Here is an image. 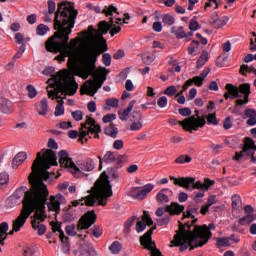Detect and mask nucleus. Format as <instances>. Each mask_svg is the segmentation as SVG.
Here are the masks:
<instances>
[{
  "label": "nucleus",
  "mask_w": 256,
  "mask_h": 256,
  "mask_svg": "<svg viewBox=\"0 0 256 256\" xmlns=\"http://www.w3.org/2000/svg\"><path fill=\"white\" fill-rule=\"evenodd\" d=\"M79 11L75 10V4L71 2H61L58 4L54 18V34L45 42V49L48 53H59L64 51L66 55H71L68 59L67 67L69 71L82 79H89V76L94 79L87 80L80 88L81 95H90L95 97V93L103 87V83L107 81L109 70L106 68L95 69L97 57L101 53L107 51V43L100 47H88L79 57L75 51L77 50V42L79 38H74L69 43V35L73 33L75 27V19H77Z\"/></svg>",
  "instance_id": "obj_1"
},
{
  "label": "nucleus",
  "mask_w": 256,
  "mask_h": 256,
  "mask_svg": "<svg viewBox=\"0 0 256 256\" xmlns=\"http://www.w3.org/2000/svg\"><path fill=\"white\" fill-rule=\"evenodd\" d=\"M42 151H44V153L38 152L37 158L32 164V173L28 178L31 188L28 190L27 187L22 186L18 188L14 196L9 199V201H13L15 197L21 199L24 195L20 215L12 224L15 233L21 231V227L25 225L32 213H34L33 217H36V219H41L42 221L47 219L45 205H47L49 190H47V186L43 181H47L50 177L49 171L47 170L51 169L52 166H57L58 163L57 153L55 151L51 149H42Z\"/></svg>",
  "instance_id": "obj_2"
},
{
  "label": "nucleus",
  "mask_w": 256,
  "mask_h": 256,
  "mask_svg": "<svg viewBox=\"0 0 256 256\" xmlns=\"http://www.w3.org/2000/svg\"><path fill=\"white\" fill-rule=\"evenodd\" d=\"M215 224L210 223L208 226L203 225H194L193 230H185L183 227V222L178 221V230L174 235L171 244L174 247H180V251H193V249H197V247H203V245H207L209 243V239L213 237L211 231H214ZM190 247V248H189Z\"/></svg>",
  "instance_id": "obj_3"
},
{
  "label": "nucleus",
  "mask_w": 256,
  "mask_h": 256,
  "mask_svg": "<svg viewBox=\"0 0 256 256\" xmlns=\"http://www.w3.org/2000/svg\"><path fill=\"white\" fill-rule=\"evenodd\" d=\"M43 75L47 77H52L49 81L52 83L47 87L48 97H56L61 99L60 93L62 95L73 96L77 93L79 89V84L75 81V73L72 71L68 72L67 70H60L58 73H55V68L53 66L46 67L43 70Z\"/></svg>",
  "instance_id": "obj_4"
},
{
  "label": "nucleus",
  "mask_w": 256,
  "mask_h": 256,
  "mask_svg": "<svg viewBox=\"0 0 256 256\" xmlns=\"http://www.w3.org/2000/svg\"><path fill=\"white\" fill-rule=\"evenodd\" d=\"M93 193L80 199L72 201V207H77L78 205H86L87 207H94L95 203L105 207L107 205V199L113 197V187L111 182H109V176L107 173L103 172L100 176V180L95 182V187Z\"/></svg>",
  "instance_id": "obj_5"
},
{
  "label": "nucleus",
  "mask_w": 256,
  "mask_h": 256,
  "mask_svg": "<svg viewBox=\"0 0 256 256\" xmlns=\"http://www.w3.org/2000/svg\"><path fill=\"white\" fill-rule=\"evenodd\" d=\"M58 155L60 158V167L68 169L70 173H73V175H77V173H81V171H93L95 169V162L91 158L81 162L79 167H77L75 162H73V160L69 157V153L66 150H61Z\"/></svg>",
  "instance_id": "obj_6"
},
{
  "label": "nucleus",
  "mask_w": 256,
  "mask_h": 256,
  "mask_svg": "<svg viewBox=\"0 0 256 256\" xmlns=\"http://www.w3.org/2000/svg\"><path fill=\"white\" fill-rule=\"evenodd\" d=\"M100 133L101 125L97 124L95 119L86 116V122L81 124L78 143H83V140L87 143L91 139V135H94V139H99Z\"/></svg>",
  "instance_id": "obj_7"
},
{
  "label": "nucleus",
  "mask_w": 256,
  "mask_h": 256,
  "mask_svg": "<svg viewBox=\"0 0 256 256\" xmlns=\"http://www.w3.org/2000/svg\"><path fill=\"white\" fill-rule=\"evenodd\" d=\"M168 123L170 125H180L184 131H188V133H193L194 131H199V129L205 127L207 123L205 118H195V116H190L185 118L183 121H179L177 119H169Z\"/></svg>",
  "instance_id": "obj_8"
},
{
  "label": "nucleus",
  "mask_w": 256,
  "mask_h": 256,
  "mask_svg": "<svg viewBox=\"0 0 256 256\" xmlns=\"http://www.w3.org/2000/svg\"><path fill=\"white\" fill-rule=\"evenodd\" d=\"M110 31V35L111 37H115V35H117V33L121 32V26H117L115 25V22L113 21V17L109 18V21H100L98 24V39H101L103 41L102 45H105V43H107V41L103 38V35H107V33H109Z\"/></svg>",
  "instance_id": "obj_9"
},
{
  "label": "nucleus",
  "mask_w": 256,
  "mask_h": 256,
  "mask_svg": "<svg viewBox=\"0 0 256 256\" xmlns=\"http://www.w3.org/2000/svg\"><path fill=\"white\" fill-rule=\"evenodd\" d=\"M169 179L170 181H173L174 185H178V187H182L187 191H193V189H198L199 191H205L204 184L201 181L195 182L194 177L175 178V176H170Z\"/></svg>",
  "instance_id": "obj_10"
},
{
  "label": "nucleus",
  "mask_w": 256,
  "mask_h": 256,
  "mask_svg": "<svg viewBox=\"0 0 256 256\" xmlns=\"http://www.w3.org/2000/svg\"><path fill=\"white\" fill-rule=\"evenodd\" d=\"M99 159V169H103V163L107 165L111 163H116V166L123 167V162L125 161V156L119 155L117 152L107 151L104 157L98 156Z\"/></svg>",
  "instance_id": "obj_11"
},
{
  "label": "nucleus",
  "mask_w": 256,
  "mask_h": 256,
  "mask_svg": "<svg viewBox=\"0 0 256 256\" xmlns=\"http://www.w3.org/2000/svg\"><path fill=\"white\" fill-rule=\"evenodd\" d=\"M238 93L240 95H244V98L243 99L239 98L235 101V105L232 113H237V111L239 110V107H243V105H247V103H249V95H251V84L249 83L240 84L238 87Z\"/></svg>",
  "instance_id": "obj_12"
},
{
  "label": "nucleus",
  "mask_w": 256,
  "mask_h": 256,
  "mask_svg": "<svg viewBox=\"0 0 256 256\" xmlns=\"http://www.w3.org/2000/svg\"><path fill=\"white\" fill-rule=\"evenodd\" d=\"M185 211V206L177 202H171L170 205H166L165 208L159 207L156 210L157 217H163L165 213H170V215H181Z\"/></svg>",
  "instance_id": "obj_13"
},
{
  "label": "nucleus",
  "mask_w": 256,
  "mask_h": 256,
  "mask_svg": "<svg viewBox=\"0 0 256 256\" xmlns=\"http://www.w3.org/2000/svg\"><path fill=\"white\" fill-rule=\"evenodd\" d=\"M95 221H97V214H95V211H88L79 219L77 224V230L83 231L85 229H89V227L95 225Z\"/></svg>",
  "instance_id": "obj_14"
},
{
  "label": "nucleus",
  "mask_w": 256,
  "mask_h": 256,
  "mask_svg": "<svg viewBox=\"0 0 256 256\" xmlns=\"http://www.w3.org/2000/svg\"><path fill=\"white\" fill-rule=\"evenodd\" d=\"M52 232L59 233V239L62 243L63 253H69L71 251V244H69V237L65 236V232L61 229V223L57 222L52 225Z\"/></svg>",
  "instance_id": "obj_15"
},
{
  "label": "nucleus",
  "mask_w": 256,
  "mask_h": 256,
  "mask_svg": "<svg viewBox=\"0 0 256 256\" xmlns=\"http://www.w3.org/2000/svg\"><path fill=\"white\" fill-rule=\"evenodd\" d=\"M255 147V141L251 138H245V143L243 146L242 151L236 152L235 156L233 157L234 161H241L247 154H253V149Z\"/></svg>",
  "instance_id": "obj_16"
},
{
  "label": "nucleus",
  "mask_w": 256,
  "mask_h": 256,
  "mask_svg": "<svg viewBox=\"0 0 256 256\" xmlns=\"http://www.w3.org/2000/svg\"><path fill=\"white\" fill-rule=\"evenodd\" d=\"M152 189H155V185L149 183V184H146L142 189L139 187L132 188L130 191V195L134 199L142 200V199H145V197H147L149 193H151Z\"/></svg>",
  "instance_id": "obj_17"
},
{
  "label": "nucleus",
  "mask_w": 256,
  "mask_h": 256,
  "mask_svg": "<svg viewBox=\"0 0 256 256\" xmlns=\"http://www.w3.org/2000/svg\"><path fill=\"white\" fill-rule=\"evenodd\" d=\"M79 256H99L97 250L93 247V244L84 242L80 244L79 247Z\"/></svg>",
  "instance_id": "obj_18"
},
{
  "label": "nucleus",
  "mask_w": 256,
  "mask_h": 256,
  "mask_svg": "<svg viewBox=\"0 0 256 256\" xmlns=\"http://www.w3.org/2000/svg\"><path fill=\"white\" fill-rule=\"evenodd\" d=\"M199 209H201V206H199V203L197 202L190 203L187 207L186 214L183 213L182 219H185V218L195 219V215H199Z\"/></svg>",
  "instance_id": "obj_19"
},
{
  "label": "nucleus",
  "mask_w": 256,
  "mask_h": 256,
  "mask_svg": "<svg viewBox=\"0 0 256 256\" xmlns=\"http://www.w3.org/2000/svg\"><path fill=\"white\" fill-rule=\"evenodd\" d=\"M171 33L176 36V39H189V37H193V32H185V28L180 26H174L171 28Z\"/></svg>",
  "instance_id": "obj_20"
},
{
  "label": "nucleus",
  "mask_w": 256,
  "mask_h": 256,
  "mask_svg": "<svg viewBox=\"0 0 256 256\" xmlns=\"http://www.w3.org/2000/svg\"><path fill=\"white\" fill-rule=\"evenodd\" d=\"M244 115L248 119L246 121V125H249V127H254V125H256V110L252 108H246Z\"/></svg>",
  "instance_id": "obj_21"
},
{
  "label": "nucleus",
  "mask_w": 256,
  "mask_h": 256,
  "mask_svg": "<svg viewBox=\"0 0 256 256\" xmlns=\"http://www.w3.org/2000/svg\"><path fill=\"white\" fill-rule=\"evenodd\" d=\"M31 223H32L33 229L37 231L38 235H45V231H47V226H45L44 224H41L43 223L41 219H37V217H34Z\"/></svg>",
  "instance_id": "obj_22"
},
{
  "label": "nucleus",
  "mask_w": 256,
  "mask_h": 256,
  "mask_svg": "<svg viewBox=\"0 0 256 256\" xmlns=\"http://www.w3.org/2000/svg\"><path fill=\"white\" fill-rule=\"evenodd\" d=\"M226 91L230 94V99H241L243 95L239 93V87L233 84H226L225 86Z\"/></svg>",
  "instance_id": "obj_23"
},
{
  "label": "nucleus",
  "mask_w": 256,
  "mask_h": 256,
  "mask_svg": "<svg viewBox=\"0 0 256 256\" xmlns=\"http://www.w3.org/2000/svg\"><path fill=\"white\" fill-rule=\"evenodd\" d=\"M135 103H137L136 100H132L127 108L125 110H123V112L119 111L118 114H119V119L121 121H127V118L129 117V114L131 113V111H133V107H135Z\"/></svg>",
  "instance_id": "obj_24"
},
{
  "label": "nucleus",
  "mask_w": 256,
  "mask_h": 256,
  "mask_svg": "<svg viewBox=\"0 0 256 256\" xmlns=\"http://www.w3.org/2000/svg\"><path fill=\"white\" fill-rule=\"evenodd\" d=\"M48 209L49 211H54L56 215H59V213L61 212V202L55 200V196H51L50 203H48Z\"/></svg>",
  "instance_id": "obj_25"
},
{
  "label": "nucleus",
  "mask_w": 256,
  "mask_h": 256,
  "mask_svg": "<svg viewBox=\"0 0 256 256\" xmlns=\"http://www.w3.org/2000/svg\"><path fill=\"white\" fill-rule=\"evenodd\" d=\"M25 159H27V153L25 152H19L14 159L12 160V167L13 169H17V167H19V165L21 163H23V161H25Z\"/></svg>",
  "instance_id": "obj_26"
},
{
  "label": "nucleus",
  "mask_w": 256,
  "mask_h": 256,
  "mask_svg": "<svg viewBox=\"0 0 256 256\" xmlns=\"http://www.w3.org/2000/svg\"><path fill=\"white\" fill-rule=\"evenodd\" d=\"M211 25L215 27V29H221V27H225L227 23H229V17L224 16L222 18L214 19L213 21H210Z\"/></svg>",
  "instance_id": "obj_27"
},
{
  "label": "nucleus",
  "mask_w": 256,
  "mask_h": 256,
  "mask_svg": "<svg viewBox=\"0 0 256 256\" xmlns=\"http://www.w3.org/2000/svg\"><path fill=\"white\" fill-rule=\"evenodd\" d=\"M165 191H168V193H173V191L169 190V188L160 190L156 195V200L160 201V203H169V196L165 194Z\"/></svg>",
  "instance_id": "obj_28"
},
{
  "label": "nucleus",
  "mask_w": 256,
  "mask_h": 256,
  "mask_svg": "<svg viewBox=\"0 0 256 256\" xmlns=\"http://www.w3.org/2000/svg\"><path fill=\"white\" fill-rule=\"evenodd\" d=\"M37 112L39 115H47L49 112V104L47 102V98H43L40 101V105L37 106Z\"/></svg>",
  "instance_id": "obj_29"
},
{
  "label": "nucleus",
  "mask_w": 256,
  "mask_h": 256,
  "mask_svg": "<svg viewBox=\"0 0 256 256\" xmlns=\"http://www.w3.org/2000/svg\"><path fill=\"white\" fill-rule=\"evenodd\" d=\"M104 133L105 135L112 137V139H117V134L119 133V130L117 129V127H115V124L110 123L109 126L105 128Z\"/></svg>",
  "instance_id": "obj_30"
},
{
  "label": "nucleus",
  "mask_w": 256,
  "mask_h": 256,
  "mask_svg": "<svg viewBox=\"0 0 256 256\" xmlns=\"http://www.w3.org/2000/svg\"><path fill=\"white\" fill-rule=\"evenodd\" d=\"M207 61H209V53L207 51H203L196 62V69H201Z\"/></svg>",
  "instance_id": "obj_31"
},
{
  "label": "nucleus",
  "mask_w": 256,
  "mask_h": 256,
  "mask_svg": "<svg viewBox=\"0 0 256 256\" xmlns=\"http://www.w3.org/2000/svg\"><path fill=\"white\" fill-rule=\"evenodd\" d=\"M49 31H51V29L45 24H39L36 27V35H38L39 37H44V35H47Z\"/></svg>",
  "instance_id": "obj_32"
},
{
  "label": "nucleus",
  "mask_w": 256,
  "mask_h": 256,
  "mask_svg": "<svg viewBox=\"0 0 256 256\" xmlns=\"http://www.w3.org/2000/svg\"><path fill=\"white\" fill-rule=\"evenodd\" d=\"M119 168L116 167V168H108L107 169V172H108V175L111 179H113L116 183H119V177H120V173H119Z\"/></svg>",
  "instance_id": "obj_33"
},
{
  "label": "nucleus",
  "mask_w": 256,
  "mask_h": 256,
  "mask_svg": "<svg viewBox=\"0 0 256 256\" xmlns=\"http://www.w3.org/2000/svg\"><path fill=\"white\" fill-rule=\"evenodd\" d=\"M122 245L121 242L119 241H114L110 246H109V251H111V253L113 255H119V253H121V249H122Z\"/></svg>",
  "instance_id": "obj_34"
},
{
  "label": "nucleus",
  "mask_w": 256,
  "mask_h": 256,
  "mask_svg": "<svg viewBox=\"0 0 256 256\" xmlns=\"http://www.w3.org/2000/svg\"><path fill=\"white\" fill-rule=\"evenodd\" d=\"M255 221V215L247 214L239 219V225H249V223H253Z\"/></svg>",
  "instance_id": "obj_35"
},
{
  "label": "nucleus",
  "mask_w": 256,
  "mask_h": 256,
  "mask_svg": "<svg viewBox=\"0 0 256 256\" xmlns=\"http://www.w3.org/2000/svg\"><path fill=\"white\" fill-rule=\"evenodd\" d=\"M106 17H113V13H117L119 15V12H117V7L110 5L109 7H105L102 11Z\"/></svg>",
  "instance_id": "obj_36"
},
{
  "label": "nucleus",
  "mask_w": 256,
  "mask_h": 256,
  "mask_svg": "<svg viewBox=\"0 0 256 256\" xmlns=\"http://www.w3.org/2000/svg\"><path fill=\"white\" fill-rule=\"evenodd\" d=\"M241 207V196L235 194L232 196V209L235 211L239 210Z\"/></svg>",
  "instance_id": "obj_37"
},
{
  "label": "nucleus",
  "mask_w": 256,
  "mask_h": 256,
  "mask_svg": "<svg viewBox=\"0 0 256 256\" xmlns=\"http://www.w3.org/2000/svg\"><path fill=\"white\" fill-rule=\"evenodd\" d=\"M255 70H256L255 67H253V66L249 67V65H247V64H242L240 67V73L244 77L247 75L245 73H255Z\"/></svg>",
  "instance_id": "obj_38"
},
{
  "label": "nucleus",
  "mask_w": 256,
  "mask_h": 256,
  "mask_svg": "<svg viewBox=\"0 0 256 256\" xmlns=\"http://www.w3.org/2000/svg\"><path fill=\"white\" fill-rule=\"evenodd\" d=\"M192 158L189 155H180L178 158H176L175 163L178 165H184V163H191Z\"/></svg>",
  "instance_id": "obj_39"
},
{
  "label": "nucleus",
  "mask_w": 256,
  "mask_h": 256,
  "mask_svg": "<svg viewBox=\"0 0 256 256\" xmlns=\"http://www.w3.org/2000/svg\"><path fill=\"white\" fill-rule=\"evenodd\" d=\"M174 215H171V213H168L164 215L163 218H160L157 220L158 225L163 226V225H169V222L171 221V217Z\"/></svg>",
  "instance_id": "obj_40"
},
{
  "label": "nucleus",
  "mask_w": 256,
  "mask_h": 256,
  "mask_svg": "<svg viewBox=\"0 0 256 256\" xmlns=\"http://www.w3.org/2000/svg\"><path fill=\"white\" fill-rule=\"evenodd\" d=\"M7 231H9V224L7 222H2L0 224V239L7 237Z\"/></svg>",
  "instance_id": "obj_41"
},
{
  "label": "nucleus",
  "mask_w": 256,
  "mask_h": 256,
  "mask_svg": "<svg viewBox=\"0 0 256 256\" xmlns=\"http://www.w3.org/2000/svg\"><path fill=\"white\" fill-rule=\"evenodd\" d=\"M164 25H173L175 23V18L171 14H165L162 18Z\"/></svg>",
  "instance_id": "obj_42"
},
{
  "label": "nucleus",
  "mask_w": 256,
  "mask_h": 256,
  "mask_svg": "<svg viewBox=\"0 0 256 256\" xmlns=\"http://www.w3.org/2000/svg\"><path fill=\"white\" fill-rule=\"evenodd\" d=\"M217 245L219 247H231V242L229 241V238H218L217 239Z\"/></svg>",
  "instance_id": "obj_43"
},
{
  "label": "nucleus",
  "mask_w": 256,
  "mask_h": 256,
  "mask_svg": "<svg viewBox=\"0 0 256 256\" xmlns=\"http://www.w3.org/2000/svg\"><path fill=\"white\" fill-rule=\"evenodd\" d=\"M135 221H139V218H137V216H132L131 218H129L126 222H125V229L129 230L131 229V227H133V225H135Z\"/></svg>",
  "instance_id": "obj_44"
},
{
  "label": "nucleus",
  "mask_w": 256,
  "mask_h": 256,
  "mask_svg": "<svg viewBox=\"0 0 256 256\" xmlns=\"http://www.w3.org/2000/svg\"><path fill=\"white\" fill-rule=\"evenodd\" d=\"M143 129V123L141 121H135L130 125V131H141Z\"/></svg>",
  "instance_id": "obj_45"
},
{
  "label": "nucleus",
  "mask_w": 256,
  "mask_h": 256,
  "mask_svg": "<svg viewBox=\"0 0 256 256\" xmlns=\"http://www.w3.org/2000/svg\"><path fill=\"white\" fill-rule=\"evenodd\" d=\"M188 81H191V85H196V87H201L203 85V79L200 76H195L191 79H188Z\"/></svg>",
  "instance_id": "obj_46"
},
{
  "label": "nucleus",
  "mask_w": 256,
  "mask_h": 256,
  "mask_svg": "<svg viewBox=\"0 0 256 256\" xmlns=\"http://www.w3.org/2000/svg\"><path fill=\"white\" fill-rule=\"evenodd\" d=\"M164 95H168L169 97H173V95H177V88L175 86H168L164 91Z\"/></svg>",
  "instance_id": "obj_47"
},
{
  "label": "nucleus",
  "mask_w": 256,
  "mask_h": 256,
  "mask_svg": "<svg viewBox=\"0 0 256 256\" xmlns=\"http://www.w3.org/2000/svg\"><path fill=\"white\" fill-rule=\"evenodd\" d=\"M199 47V41L197 40H193L190 43V46L188 47V53L189 55H193V53H195V49H197Z\"/></svg>",
  "instance_id": "obj_48"
},
{
  "label": "nucleus",
  "mask_w": 256,
  "mask_h": 256,
  "mask_svg": "<svg viewBox=\"0 0 256 256\" xmlns=\"http://www.w3.org/2000/svg\"><path fill=\"white\" fill-rule=\"evenodd\" d=\"M65 231L71 237H75V235H77V232L75 231V224L67 225L65 227Z\"/></svg>",
  "instance_id": "obj_49"
},
{
  "label": "nucleus",
  "mask_w": 256,
  "mask_h": 256,
  "mask_svg": "<svg viewBox=\"0 0 256 256\" xmlns=\"http://www.w3.org/2000/svg\"><path fill=\"white\" fill-rule=\"evenodd\" d=\"M147 229V224L143 220H138L136 223V231L138 233H143V230Z\"/></svg>",
  "instance_id": "obj_50"
},
{
  "label": "nucleus",
  "mask_w": 256,
  "mask_h": 256,
  "mask_svg": "<svg viewBox=\"0 0 256 256\" xmlns=\"http://www.w3.org/2000/svg\"><path fill=\"white\" fill-rule=\"evenodd\" d=\"M27 91H28V97H30V99H35V97H37V89H35L33 85H28Z\"/></svg>",
  "instance_id": "obj_51"
},
{
  "label": "nucleus",
  "mask_w": 256,
  "mask_h": 256,
  "mask_svg": "<svg viewBox=\"0 0 256 256\" xmlns=\"http://www.w3.org/2000/svg\"><path fill=\"white\" fill-rule=\"evenodd\" d=\"M102 61L105 67H110L111 66V54L109 53H104L102 56Z\"/></svg>",
  "instance_id": "obj_52"
},
{
  "label": "nucleus",
  "mask_w": 256,
  "mask_h": 256,
  "mask_svg": "<svg viewBox=\"0 0 256 256\" xmlns=\"http://www.w3.org/2000/svg\"><path fill=\"white\" fill-rule=\"evenodd\" d=\"M205 191L206 190H200L199 192L196 193V195L193 198L194 203H201V199L205 197Z\"/></svg>",
  "instance_id": "obj_53"
},
{
  "label": "nucleus",
  "mask_w": 256,
  "mask_h": 256,
  "mask_svg": "<svg viewBox=\"0 0 256 256\" xmlns=\"http://www.w3.org/2000/svg\"><path fill=\"white\" fill-rule=\"evenodd\" d=\"M9 183V174L7 172L0 173V185H7Z\"/></svg>",
  "instance_id": "obj_54"
},
{
  "label": "nucleus",
  "mask_w": 256,
  "mask_h": 256,
  "mask_svg": "<svg viewBox=\"0 0 256 256\" xmlns=\"http://www.w3.org/2000/svg\"><path fill=\"white\" fill-rule=\"evenodd\" d=\"M207 122L209 125H219V121H217V116L215 114H209L207 116Z\"/></svg>",
  "instance_id": "obj_55"
},
{
  "label": "nucleus",
  "mask_w": 256,
  "mask_h": 256,
  "mask_svg": "<svg viewBox=\"0 0 256 256\" xmlns=\"http://www.w3.org/2000/svg\"><path fill=\"white\" fill-rule=\"evenodd\" d=\"M200 28L199 22L195 19H191L189 22V29L190 31H197Z\"/></svg>",
  "instance_id": "obj_56"
},
{
  "label": "nucleus",
  "mask_w": 256,
  "mask_h": 256,
  "mask_svg": "<svg viewBox=\"0 0 256 256\" xmlns=\"http://www.w3.org/2000/svg\"><path fill=\"white\" fill-rule=\"evenodd\" d=\"M167 103H168V100L166 98V96H161L158 101H157V105L158 107H160L161 109L167 107Z\"/></svg>",
  "instance_id": "obj_57"
},
{
  "label": "nucleus",
  "mask_w": 256,
  "mask_h": 256,
  "mask_svg": "<svg viewBox=\"0 0 256 256\" xmlns=\"http://www.w3.org/2000/svg\"><path fill=\"white\" fill-rule=\"evenodd\" d=\"M203 185H204V191H209V188L213 187V185H215V181H213L209 178H205Z\"/></svg>",
  "instance_id": "obj_58"
},
{
  "label": "nucleus",
  "mask_w": 256,
  "mask_h": 256,
  "mask_svg": "<svg viewBox=\"0 0 256 256\" xmlns=\"http://www.w3.org/2000/svg\"><path fill=\"white\" fill-rule=\"evenodd\" d=\"M92 235L99 239L101 235H103V230L99 226H94L92 229Z\"/></svg>",
  "instance_id": "obj_59"
},
{
  "label": "nucleus",
  "mask_w": 256,
  "mask_h": 256,
  "mask_svg": "<svg viewBox=\"0 0 256 256\" xmlns=\"http://www.w3.org/2000/svg\"><path fill=\"white\" fill-rule=\"evenodd\" d=\"M193 220L191 222H185L184 224L182 223V226L184 227V230L186 231H191V227L197 223V218H192Z\"/></svg>",
  "instance_id": "obj_60"
},
{
  "label": "nucleus",
  "mask_w": 256,
  "mask_h": 256,
  "mask_svg": "<svg viewBox=\"0 0 256 256\" xmlns=\"http://www.w3.org/2000/svg\"><path fill=\"white\" fill-rule=\"evenodd\" d=\"M117 119V115L115 114H107L102 118L103 123H111V121H115Z\"/></svg>",
  "instance_id": "obj_61"
},
{
  "label": "nucleus",
  "mask_w": 256,
  "mask_h": 256,
  "mask_svg": "<svg viewBox=\"0 0 256 256\" xmlns=\"http://www.w3.org/2000/svg\"><path fill=\"white\" fill-rule=\"evenodd\" d=\"M64 114H65V108L62 105H57L54 112L55 117H61V115H64Z\"/></svg>",
  "instance_id": "obj_62"
},
{
  "label": "nucleus",
  "mask_w": 256,
  "mask_h": 256,
  "mask_svg": "<svg viewBox=\"0 0 256 256\" xmlns=\"http://www.w3.org/2000/svg\"><path fill=\"white\" fill-rule=\"evenodd\" d=\"M71 115L75 121H81L83 119V112L80 110L72 112Z\"/></svg>",
  "instance_id": "obj_63"
},
{
  "label": "nucleus",
  "mask_w": 256,
  "mask_h": 256,
  "mask_svg": "<svg viewBox=\"0 0 256 256\" xmlns=\"http://www.w3.org/2000/svg\"><path fill=\"white\" fill-rule=\"evenodd\" d=\"M179 115L182 117H191V109L190 108H180L178 110Z\"/></svg>",
  "instance_id": "obj_64"
}]
</instances>
